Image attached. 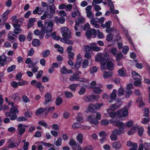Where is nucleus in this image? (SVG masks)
Returning a JSON list of instances; mask_svg holds the SVG:
<instances>
[{
    "instance_id": "obj_1",
    "label": "nucleus",
    "mask_w": 150,
    "mask_h": 150,
    "mask_svg": "<svg viewBox=\"0 0 150 150\" xmlns=\"http://www.w3.org/2000/svg\"><path fill=\"white\" fill-rule=\"evenodd\" d=\"M100 47H97L96 43H93L91 44V47L89 45H84L83 48V51L85 52L90 51L91 50H93L95 52H99L100 51Z\"/></svg>"
},
{
    "instance_id": "obj_2",
    "label": "nucleus",
    "mask_w": 150,
    "mask_h": 150,
    "mask_svg": "<svg viewBox=\"0 0 150 150\" xmlns=\"http://www.w3.org/2000/svg\"><path fill=\"white\" fill-rule=\"evenodd\" d=\"M53 25L54 23L52 21L47 20L45 21L44 27L41 28V29L46 33L51 32L53 30Z\"/></svg>"
},
{
    "instance_id": "obj_3",
    "label": "nucleus",
    "mask_w": 150,
    "mask_h": 150,
    "mask_svg": "<svg viewBox=\"0 0 150 150\" xmlns=\"http://www.w3.org/2000/svg\"><path fill=\"white\" fill-rule=\"evenodd\" d=\"M101 115L100 113L99 112H96V118L93 117L91 115L88 117V120L93 126V125H96L98 124L99 121L98 120L101 119Z\"/></svg>"
},
{
    "instance_id": "obj_4",
    "label": "nucleus",
    "mask_w": 150,
    "mask_h": 150,
    "mask_svg": "<svg viewBox=\"0 0 150 150\" xmlns=\"http://www.w3.org/2000/svg\"><path fill=\"white\" fill-rule=\"evenodd\" d=\"M95 59L97 61L100 62V64L103 66L101 67V70H103L104 69V66L106 63L105 58L102 56V53H99L95 56Z\"/></svg>"
},
{
    "instance_id": "obj_5",
    "label": "nucleus",
    "mask_w": 150,
    "mask_h": 150,
    "mask_svg": "<svg viewBox=\"0 0 150 150\" xmlns=\"http://www.w3.org/2000/svg\"><path fill=\"white\" fill-rule=\"evenodd\" d=\"M61 30L63 38H65L66 37H69V38H71L70 31L67 27H64L62 28Z\"/></svg>"
},
{
    "instance_id": "obj_6",
    "label": "nucleus",
    "mask_w": 150,
    "mask_h": 150,
    "mask_svg": "<svg viewBox=\"0 0 150 150\" xmlns=\"http://www.w3.org/2000/svg\"><path fill=\"white\" fill-rule=\"evenodd\" d=\"M11 61V58H7L4 55L0 56V63L2 66H4Z\"/></svg>"
},
{
    "instance_id": "obj_7",
    "label": "nucleus",
    "mask_w": 150,
    "mask_h": 150,
    "mask_svg": "<svg viewBox=\"0 0 150 150\" xmlns=\"http://www.w3.org/2000/svg\"><path fill=\"white\" fill-rule=\"evenodd\" d=\"M13 27L15 33L17 34L21 33L22 30L20 28L21 25L18 23H14L13 25Z\"/></svg>"
},
{
    "instance_id": "obj_8",
    "label": "nucleus",
    "mask_w": 150,
    "mask_h": 150,
    "mask_svg": "<svg viewBox=\"0 0 150 150\" xmlns=\"http://www.w3.org/2000/svg\"><path fill=\"white\" fill-rule=\"evenodd\" d=\"M98 20L97 18H93L90 21L91 24L96 28H99L100 27V25L98 24Z\"/></svg>"
},
{
    "instance_id": "obj_9",
    "label": "nucleus",
    "mask_w": 150,
    "mask_h": 150,
    "mask_svg": "<svg viewBox=\"0 0 150 150\" xmlns=\"http://www.w3.org/2000/svg\"><path fill=\"white\" fill-rule=\"evenodd\" d=\"M27 126L23 125L22 124H20L18 125V130L19 134L21 135L25 130V127H27Z\"/></svg>"
},
{
    "instance_id": "obj_10",
    "label": "nucleus",
    "mask_w": 150,
    "mask_h": 150,
    "mask_svg": "<svg viewBox=\"0 0 150 150\" xmlns=\"http://www.w3.org/2000/svg\"><path fill=\"white\" fill-rule=\"evenodd\" d=\"M109 110H107V111L109 113V115L110 117L112 118H115L116 115H117L119 117H122L121 115L119 113H120V110H117V111L116 112H111L110 113L108 112Z\"/></svg>"
},
{
    "instance_id": "obj_11",
    "label": "nucleus",
    "mask_w": 150,
    "mask_h": 150,
    "mask_svg": "<svg viewBox=\"0 0 150 150\" xmlns=\"http://www.w3.org/2000/svg\"><path fill=\"white\" fill-rule=\"evenodd\" d=\"M113 126H116L117 127H119L120 129H124L125 128L126 126L123 122L119 121H117L116 122L115 125H113Z\"/></svg>"
},
{
    "instance_id": "obj_12",
    "label": "nucleus",
    "mask_w": 150,
    "mask_h": 150,
    "mask_svg": "<svg viewBox=\"0 0 150 150\" xmlns=\"http://www.w3.org/2000/svg\"><path fill=\"white\" fill-rule=\"evenodd\" d=\"M21 140L19 139L18 141L15 142H12L10 143L8 145V147L9 148H14L17 147L21 143Z\"/></svg>"
},
{
    "instance_id": "obj_13",
    "label": "nucleus",
    "mask_w": 150,
    "mask_h": 150,
    "mask_svg": "<svg viewBox=\"0 0 150 150\" xmlns=\"http://www.w3.org/2000/svg\"><path fill=\"white\" fill-rule=\"evenodd\" d=\"M120 110V113L122 116V117H126L127 116L128 114V110L127 108H122Z\"/></svg>"
},
{
    "instance_id": "obj_14",
    "label": "nucleus",
    "mask_w": 150,
    "mask_h": 150,
    "mask_svg": "<svg viewBox=\"0 0 150 150\" xmlns=\"http://www.w3.org/2000/svg\"><path fill=\"white\" fill-rule=\"evenodd\" d=\"M44 11V10L41 8L37 6L35 9L33 11V13L34 14H36L38 15L41 14Z\"/></svg>"
},
{
    "instance_id": "obj_15",
    "label": "nucleus",
    "mask_w": 150,
    "mask_h": 150,
    "mask_svg": "<svg viewBox=\"0 0 150 150\" xmlns=\"http://www.w3.org/2000/svg\"><path fill=\"white\" fill-rule=\"evenodd\" d=\"M106 63V69L107 70L112 71L114 69V64L112 62L109 61Z\"/></svg>"
},
{
    "instance_id": "obj_16",
    "label": "nucleus",
    "mask_w": 150,
    "mask_h": 150,
    "mask_svg": "<svg viewBox=\"0 0 150 150\" xmlns=\"http://www.w3.org/2000/svg\"><path fill=\"white\" fill-rule=\"evenodd\" d=\"M122 104L121 103H117L116 104H114L112 106H110L108 110H114L120 107Z\"/></svg>"
},
{
    "instance_id": "obj_17",
    "label": "nucleus",
    "mask_w": 150,
    "mask_h": 150,
    "mask_svg": "<svg viewBox=\"0 0 150 150\" xmlns=\"http://www.w3.org/2000/svg\"><path fill=\"white\" fill-rule=\"evenodd\" d=\"M112 75L113 73L111 71H105L103 73V77L105 79L110 78Z\"/></svg>"
},
{
    "instance_id": "obj_18",
    "label": "nucleus",
    "mask_w": 150,
    "mask_h": 150,
    "mask_svg": "<svg viewBox=\"0 0 150 150\" xmlns=\"http://www.w3.org/2000/svg\"><path fill=\"white\" fill-rule=\"evenodd\" d=\"M132 77L134 79H142L141 76L138 73L134 71H132Z\"/></svg>"
},
{
    "instance_id": "obj_19",
    "label": "nucleus",
    "mask_w": 150,
    "mask_h": 150,
    "mask_svg": "<svg viewBox=\"0 0 150 150\" xmlns=\"http://www.w3.org/2000/svg\"><path fill=\"white\" fill-rule=\"evenodd\" d=\"M36 21V19L35 18H30L28 21V28L32 26L33 25V23Z\"/></svg>"
},
{
    "instance_id": "obj_20",
    "label": "nucleus",
    "mask_w": 150,
    "mask_h": 150,
    "mask_svg": "<svg viewBox=\"0 0 150 150\" xmlns=\"http://www.w3.org/2000/svg\"><path fill=\"white\" fill-rule=\"evenodd\" d=\"M60 71L63 74H66L72 73V71L71 70H70L69 71L65 66L62 67L61 68Z\"/></svg>"
},
{
    "instance_id": "obj_21",
    "label": "nucleus",
    "mask_w": 150,
    "mask_h": 150,
    "mask_svg": "<svg viewBox=\"0 0 150 150\" xmlns=\"http://www.w3.org/2000/svg\"><path fill=\"white\" fill-rule=\"evenodd\" d=\"M10 12V10H7L2 15V19L4 21V23L7 20L8 15L9 14Z\"/></svg>"
},
{
    "instance_id": "obj_22",
    "label": "nucleus",
    "mask_w": 150,
    "mask_h": 150,
    "mask_svg": "<svg viewBox=\"0 0 150 150\" xmlns=\"http://www.w3.org/2000/svg\"><path fill=\"white\" fill-rule=\"evenodd\" d=\"M79 78V75L78 74H74L72 75L69 78V80L71 81L77 80Z\"/></svg>"
},
{
    "instance_id": "obj_23",
    "label": "nucleus",
    "mask_w": 150,
    "mask_h": 150,
    "mask_svg": "<svg viewBox=\"0 0 150 150\" xmlns=\"http://www.w3.org/2000/svg\"><path fill=\"white\" fill-rule=\"evenodd\" d=\"M9 98H13L14 101L15 102H17L20 99V97L18 95V93H16L14 94L11 96L8 97Z\"/></svg>"
},
{
    "instance_id": "obj_24",
    "label": "nucleus",
    "mask_w": 150,
    "mask_h": 150,
    "mask_svg": "<svg viewBox=\"0 0 150 150\" xmlns=\"http://www.w3.org/2000/svg\"><path fill=\"white\" fill-rule=\"evenodd\" d=\"M95 2L96 1H93L92 2V5L94 7V10L96 11H98L101 10V8L99 6L97 5V4H96Z\"/></svg>"
},
{
    "instance_id": "obj_25",
    "label": "nucleus",
    "mask_w": 150,
    "mask_h": 150,
    "mask_svg": "<svg viewBox=\"0 0 150 150\" xmlns=\"http://www.w3.org/2000/svg\"><path fill=\"white\" fill-rule=\"evenodd\" d=\"M55 18V22L56 23H59L61 24H63L64 22L65 21V18L62 17H61L59 18L56 17Z\"/></svg>"
},
{
    "instance_id": "obj_26",
    "label": "nucleus",
    "mask_w": 150,
    "mask_h": 150,
    "mask_svg": "<svg viewBox=\"0 0 150 150\" xmlns=\"http://www.w3.org/2000/svg\"><path fill=\"white\" fill-rule=\"evenodd\" d=\"M45 104H47V103L50 101L52 100L51 96L48 93H47L45 94Z\"/></svg>"
},
{
    "instance_id": "obj_27",
    "label": "nucleus",
    "mask_w": 150,
    "mask_h": 150,
    "mask_svg": "<svg viewBox=\"0 0 150 150\" xmlns=\"http://www.w3.org/2000/svg\"><path fill=\"white\" fill-rule=\"evenodd\" d=\"M112 133H113L116 135H119L121 134H123L124 131L121 130L120 129H115L112 131Z\"/></svg>"
},
{
    "instance_id": "obj_28",
    "label": "nucleus",
    "mask_w": 150,
    "mask_h": 150,
    "mask_svg": "<svg viewBox=\"0 0 150 150\" xmlns=\"http://www.w3.org/2000/svg\"><path fill=\"white\" fill-rule=\"evenodd\" d=\"M83 135L81 133L78 134L76 137V139L79 143L81 144L83 143Z\"/></svg>"
},
{
    "instance_id": "obj_29",
    "label": "nucleus",
    "mask_w": 150,
    "mask_h": 150,
    "mask_svg": "<svg viewBox=\"0 0 150 150\" xmlns=\"http://www.w3.org/2000/svg\"><path fill=\"white\" fill-rule=\"evenodd\" d=\"M96 99V97L94 95L88 96L86 98V101L87 102H92Z\"/></svg>"
},
{
    "instance_id": "obj_30",
    "label": "nucleus",
    "mask_w": 150,
    "mask_h": 150,
    "mask_svg": "<svg viewBox=\"0 0 150 150\" xmlns=\"http://www.w3.org/2000/svg\"><path fill=\"white\" fill-rule=\"evenodd\" d=\"M95 106L92 103H90L88 106V111L92 112H94Z\"/></svg>"
},
{
    "instance_id": "obj_31",
    "label": "nucleus",
    "mask_w": 150,
    "mask_h": 150,
    "mask_svg": "<svg viewBox=\"0 0 150 150\" xmlns=\"http://www.w3.org/2000/svg\"><path fill=\"white\" fill-rule=\"evenodd\" d=\"M40 42L38 39H34L32 41V44L35 47L38 46L40 45Z\"/></svg>"
},
{
    "instance_id": "obj_32",
    "label": "nucleus",
    "mask_w": 150,
    "mask_h": 150,
    "mask_svg": "<svg viewBox=\"0 0 150 150\" xmlns=\"http://www.w3.org/2000/svg\"><path fill=\"white\" fill-rule=\"evenodd\" d=\"M111 24V21H108L106 22L105 24H102L101 26L103 28H106V29L110 27Z\"/></svg>"
},
{
    "instance_id": "obj_33",
    "label": "nucleus",
    "mask_w": 150,
    "mask_h": 150,
    "mask_svg": "<svg viewBox=\"0 0 150 150\" xmlns=\"http://www.w3.org/2000/svg\"><path fill=\"white\" fill-rule=\"evenodd\" d=\"M121 146V144L119 142H114L112 144V146L113 148L117 149L120 148Z\"/></svg>"
},
{
    "instance_id": "obj_34",
    "label": "nucleus",
    "mask_w": 150,
    "mask_h": 150,
    "mask_svg": "<svg viewBox=\"0 0 150 150\" xmlns=\"http://www.w3.org/2000/svg\"><path fill=\"white\" fill-rule=\"evenodd\" d=\"M47 108H45L44 109H43L42 108H38L36 112V114L37 115H38L42 112H45L47 110Z\"/></svg>"
},
{
    "instance_id": "obj_35",
    "label": "nucleus",
    "mask_w": 150,
    "mask_h": 150,
    "mask_svg": "<svg viewBox=\"0 0 150 150\" xmlns=\"http://www.w3.org/2000/svg\"><path fill=\"white\" fill-rule=\"evenodd\" d=\"M69 37H66L65 38H63L65 43L69 45H72L74 43V40H71L68 39Z\"/></svg>"
},
{
    "instance_id": "obj_36",
    "label": "nucleus",
    "mask_w": 150,
    "mask_h": 150,
    "mask_svg": "<svg viewBox=\"0 0 150 150\" xmlns=\"http://www.w3.org/2000/svg\"><path fill=\"white\" fill-rule=\"evenodd\" d=\"M35 87L38 88L41 91H42L43 89L44 88L43 86L41 84V83L39 82L37 83L35 85Z\"/></svg>"
},
{
    "instance_id": "obj_37",
    "label": "nucleus",
    "mask_w": 150,
    "mask_h": 150,
    "mask_svg": "<svg viewBox=\"0 0 150 150\" xmlns=\"http://www.w3.org/2000/svg\"><path fill=\"white\" fill-rule=\"evenodd\" d=\"M121 38L120 36H119V38L117 39V40L118 42L117 44V46L119 49L122 48V42L121 40Z\"/></svg>"
},
{
    "instance_id": "obj_38",
    "label": "nucleus",
    "mask_w": 150,
    "mask_h": 150,
    "mask_svg": "<svg viewBox=\"0 0 150 150\" xmlns=\"http://www.w3.org/2000/svg\"><path fill=\"white\" fill-rule=\"evenodd\" d=\"M50 54V51L48 50H46L43 51L42 53V55L44 58L47 57Z\"/></svg>"
},
{
    "instance_id": "obj_39",
    "label": "nucleus",
    "mask_w": 150,
    "mask_h": 150,
    "mask_svg": "<svg viewBox=\"0 0 150 150\" xmlns=\"http://www.w3.org/2000/svg\"><path fill=\"white\" fill-rule=\"evenodd\" d=\"M117 91L114 89L110 94L111 98L113 100L115 99L116 97Z\"/></svg>"
},
{
    "instance_id": "obj_40",
    "label": "nucleus",
    "mask_w": 150,
    "mask_h": 150,
    "mask_svg": "<svg viewBox=\"0 0 150 150\" xmlns=\"http://www.w3.org/2000/svg\"><path fill=\"white\" fill-rule=\"evenodd\" d=\"M56 7L54 5H52L50 6V13L52 14H54L55 13V9Z\"/></svg>"
},
{
    "instance_id": "obj_41",
    "label": "nucleus",
    "mask_w": 150,
    "mask_h": 150,
    "mask_svg": "<svg viewBox=\"0 0 150 150\" xmlns=\"http://www.w3.org/2000/svg\"><path fill=\"white\" fill-rule=\"evenodd\" d=\"M62 99L59 97H58L56 99V105L59 106L62 103Z\"/></svg>"
},
{
    "instance_id": "obj_42",
    "label": "nucleus",
    "mask_w": 150,
    "mask_h": 150,
    "mask_svg": "<svg viewBox=\"0 0 150 150\" xmlns=\"http://www.w3.org/2000/svg\"><path fill=\"white\" fill-rule=\"evenodd\" d=\"M118 72L120 76H124L125 74V72L124 71V68H122L119 69L118 70Z\"/></svg>"
},
{
    "instance_id": "obj_43",
    "label": "nucleus",
    "mask_w": 150,
    "mask_h": 150,
    "mask_svg": "<svg viewBox=\"0 0 150 150\" xmlns=\"http://www.w3.org/2000/svg\"><path fill=\"white\" fill-rule=\"evenodd\" d=\"M110 52L114 56L115 55L117 52V51L116 48L114 47H112L110 49Z\"/></svg>"
},
{
    "instance_id": "obj_44",
    "label": "nucleus",
    "mask_w": 150,
    "mask_h": 150,
    "mask_svg": "<svg viewBox=\"0 0 150 150\" xmlns=\"http://www.w3.org/2000/svg\"><path fill=\"white\" fill-rule=\"evenodd\" d=\"M93 88V92L99 94L102 91V90L99 87H95Z\"/></svg>"
},
{
    "instance_id": "obj_45",
    "label": "nucleus",
    "mask_w": 150,
    "mask_h": 150,
    "mask_svg": "<svg viewBox=\"0 0 150 150\" xmlns=\"http://www.w3.org/2000/svg\"><path fill=\"white\" fill-rule=\"evenodd\" d=\"M142 121V123L144 124H147L149 121V118L148 116H146Z\"/></svg>"
},
{
    "instance_id": "obj_46",
    "label": "nucleus",
    "mask_w": 150,
    "mask_h": 150,
    "mask_svg": "<svg viewBox=\"0 0 150 150\" xmlns=\"http://www.w3.org/2000/svg\"><path fill=\"white\" fill-rule=\"evenodd\" d=\"M65 96L67 98H70L73 96L72 94L68 91H66L64 92Z\"/></svg>"
},
{
    "instance_id": "obj_47",
    "label": "nucleus",
    "mask_w": 150,
    "mask_h": 150,
    "mask_svg": "<svg viewBox=\"0 0 150 150\" xmlns=\"http://www.w3.org/2000/svg\"><path fill=\"white\" fill-rule=\"evenodd\" d=\"M19 40L20 42H24L25 39V37L23 34H20L18 36Z\"/></svg>"
},
{
    "instance_id": "obj_48",
    "label": "nucleus",
    "mask_w": 150,
    "mask_h": 150,
    "mask_svg": "<svg viewBox=\"0 0 150 150\" xmlns=\"http://www.w3.org/2000/svg\"><path fill=\"white\" fill-rule=\"evenodd\" d=\"M124 94V91L122 87L120 88L118 90V96H120Z\"/></svg>"
},
{
    "instance_id": "obj_49",
    "label": "nucleus",
    "mask_w": 150,
    "mask_h": 150,
    "mask_svg": "<svg viewBox=\"0 0 150 150\" xmlns=\"http://www.w3.org/2000/svg\"><path fill=\"white\" fill-rule=\"evenodd\" d=\"M116 30V29H115L114 27H110L109 28L106 29V31L107 33H111L113 31H115Z\"/></svg>"
},
{
    "instance_id": "obj_50",
    "label": "nucleus",
    "mask_w": 150,
    "mask_h": 150,
    "mask_svg": "<svg viewBox=\"0 0 150 150\" xmlns=\"http://www.w3.org/2000/svg\"><path fill=\"white\" fill-rule=\"evenodd\" d=\"M77 86V85L76 84H72L69 86L70 89L73 91H75L76 88Z\"/></svg>"
},
{
    "instance_id": "obj_51",
    "label": "nucleus",
    "mask_w": 150,
    "mask_h": 150,
    "mask_svg": "<svg viewBox=\"0 0 150 150\" xmlns=\"http://www.w3.org/2000/svg\"><path fill=\"white\" fill-rule=\"evenodd\" d=\"M81 127V125L80 123H74L72 125V128L73 129L80 128Z\"/></svg>"
},
{
    "instance_id": "obj_52",
    "label": "nucleus",
    "mask_w": 150,
    "mask_h": 150,
    "mask_svg": "<svg viewBox=\"0 0 150 150\" xmlns=\"http://www.w3.org/2000/svg\"><path fill=\"white\" fill-rule=\"evenodd\" d=\"M141 79H137L136 80L134 83V85L135 86L137 87H140L141 85V83L140 82Z\"/></svg>"
},
{
    "instance_id": "obj_53",
    "label": "nucleus",
    "mask_w": 150,
    "mask_h": 150,
    "mask_svg": "<svg viewBox=\"0 0 150 150\" xmlns=\"http://www.w3.org/2000/svg\"><path fill=\"white\" fill-rule=\"evenodd\" d=\"M16 68V66L15 65H13L8 68L7 71L9 72H11L14 71L15 69Z\"/></svg>"
},
{
    "instance_id": "obj_54",
    "label": "nucleus",
    "mask_w": 150,
    "mask_h": 150,
    "mask_svg": "<svg viewBox=\"0 0 150 150\" xmlns=\"http://www.w3.org/2000/svg\"><path fill=\"white\" fill-rule=\"evenodd\" d=\"M62 139L60 138H58L55 143V144L57 146H59L61 145Z\"/></svg>"
},
{
    "instance_id": "obj_55",
    "label": "nucleus",
    "mask_w": 150,
    "mask_h": 150,
    "mask_svg": "<svg viewBox=\"0 0 150 150\" xmlns=\"http://www.w3.org/2000/svg\"><path fill=\"white\" fill-rule=\"evenodd\" d=\"M112 134H111L110 136V139L112 141H116L117 139V137L116 134H114L113 133H112Z\"/></svg>"
},
{
    "instance_id": "obj_56",
    "label": "nucleus",
    "mask_w": 150,
    "mask_h": 150,
    "mask_svg": "<svg viewBox=\"0 0 150 150\" xmlns=\"http://www.w3.org/2000/svg\"><path fill=\"white\" fill-rule=\"evenodd\" d=\"M10 112L11 114H16L18 112V111L17 110V108L15 107H14L13 108H11L10 109Z\"/></svg>"
},
{
    "instance_id": "obj_57",
    "label": "nucleus",
    "mask_w": 150,
    "mask_h": 150,
    "mask_svg": "<svg viewBox=\"0 0 150 150\" xmlns=\"http://www.w3.org/2000/svg\"><path fill=\"white\" fill-rule=\"evenodd\" d=\"M85 22L84 18L82 17H79L78 19L77 23H83Z\"/></svg>"
},
{
    "instance_id": "obj_58",
    "label": "nucleus",
    "mask_w": 150,
    "mask_h": 150,
    "mask_svg": "<svg viewBox=\"0 0 150 150\" xmlns=\"http://www.w3.org/2000/svg\"><path fill=\"white\" fill-rule=\"evenodd\" d=\"M86 16L87 17L89 18H92L94 17V15L92 13V11L86 12Z\"/></svg>"
},
{
    "instance_id": "obj_59",
    "label": "nucleus",
    "mask_w": 150,
    "mask_h": 150,
    "mask_svg": "<svg viewBox=\"0 0 150 150\" xmlns=\"http://www.w3.org/2000/svg\"><path fill=\"white\" fill-rule=\"evenodd\" d=\"M88 64V62L87 60H84L83 62L82 67L83 68H86Z\"/></svg>"
},
{
    "instance_id": "obj_60",
    "label": "nucleus",
    "mask_w": 150,
    "mask_h": 150,
    "mask_svg": "<svg viewBox=\"0 0 150 150\" xmlns=\"http://www.w3.org/2000/svg\"><path fill=\"white\" fill-rule=\"evenodd\" d=\"M144 146L145 150H149L150 149V143H145L144 144Z\"/></svg>"
},
{
    "instance_id": "obj_61",
    "label": "nucleus",
    "mask_w": 150,
    "mask_h": 150,
    "mask_svg": "<svg viewBox=\"0 0 150 150\" xmlns=\"http://www.w3.org/2000/svg\"><path fill=\"white\" fill-rule=\"evenodd\" d=\"M97 71V68L96 67H91L90 69V72L92 74L96 72Z\"/></svg>"
},
{
    "instance_id": "obj_62",
    "label": "nucleus",
    "mask_w": 150,
    "mask_h": 150,
    "mask_svg": "<svg viewBox=\"0 0 150 150\" xmlns=\"http://www.w3.org/2000/svg\"><path fill=\"white\" fill-rule=\"evenodd\" d=\"M100 123L103 125H107L109 124L108 121L107 120L105 119L102 120L101 121Z\"/></svg>"
},
{
    "instance_id": "obj_63",
    "label": "nucleus",
    "mask_w": 150,
    "mask_h": 150,
    "mask_svg": "<svg viewBox=\"0 0 150 150\" xmlns=\"http://www.w3.org/2000/svg\"><path fill=\"white\" fill-rule=\"evenodd\" d=\"M11 20L13 23H18V20H17V16H13Z\"/></svg>"
},
{
    "instance_id": "obj_64",
    "label": "nucleus",
    "mask_w": 150,
    "mask_h": 150,
    "mask_svg": "<svg viewBox=\"0 0 150 150\" xmlns=\"http://www.w3.org/2000/svg\"><path fill=\"white\" fill-rule=\"evenodd\" d=\"M113 36L112 34H109L106 36V39L108 41H111L112 40Z\"/></svg>"
}]
</instances>
